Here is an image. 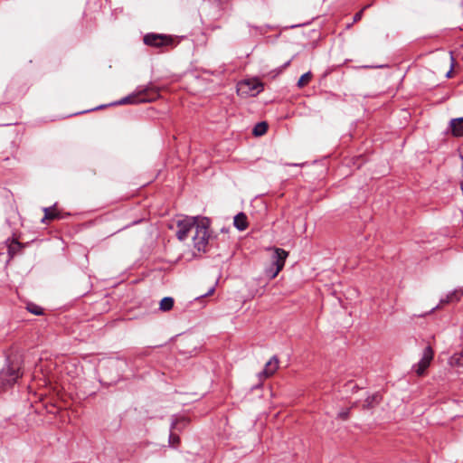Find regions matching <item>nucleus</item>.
Returning <instances> with one entry per match:
<instances>
[{
  "instance_id": "nucleus-1",
  "label": "nucleus",
  "mask_w": 463,
  "mask_h": 463,
  "mask_svg": "<svg viewBox=\"0 0 463 463\" xmlns=\"http://www.w3.org/2000/svg\"><path fill=\"white\" fill-rule=\"evenodd\" d=\"M23 375V354L18 350L12 351L6 355L5 364L0 370V392L13 388Z\"/></svg>"
},
{
  "instance_id": "nucleus-2",
  "label": "nucleus",
  "mask_w": 463,
  "mask_h": 463,
  "mask_svg": "<svg viewBox=\"0 0 463 463\" xmlns=\"http://www.w3.org/2000/svg\"><path fill=\"white\" fill-rule=\"evenodd\" d=\"M159 96V89L156 86H155L152 82H149L146 85L137 86L131 94L122 98L115 104L125 105L152 102L158 99Z\"/></svg>"
},
{
  "instance_id": "nucleus-3",
  "label": "nucleus",
  "mask_w": 463,
  "mask_h": 463,
  "mask_svg": "<svg viewBox=\"0 0 463 463\" xmlns=\"http://www.w3.org/2000/svg\"><path fill=\"white\" fill-rule=\"evenodd\" d=\"M210 221L206 217H199L194 226V234L193 235L194 247L198 251H205L209 241Z\"/></svg>"
},
{
  "instance_id": "nucleus-4",
  "label": "nucleus",
  "mask_w": 463,
  "mask_h": 463,
  "mask_svg": "<svg viewBox=\"0 0 463 463\" xmlns=\"http://www.w3.org/2000/svg\"><path fill=\"white\" fill-rule=\"evenodd\" d=\"M288 253L280 248H275L271 255L270 263L265 268L264 272L269 279H274L283 269Z\"/></svg>"
},
{
  "instance_id": "nucleus-5",
  "label": "nucleus",
  "mask_w": 463,
  "mask_h": 463,
  "mask_svg": "<svg viewBox=\"0 0 463 463\" xmlns=\"http://www.w3.org/2000/svg\"><path fill=\"white\" fill-rule=\"evenodd\" d=\"M199 217H185L177 221L176 237L179 241H184L188 238L189 232L194 230Z\"/></svg>"
},
{
  "instance_id": "nucleus-6",
  "label": "nucleus",
  "mask_w": 463,
  "mask_h": 463,
  "mask_svg": "<svg viewBox=\"0 0 463 463\" xmlns=\"http://www.w3.org/2000/svg\"><path fill=\"white\" fill-rule=\"evenodd\" d=\"M143 42L147 46L162 48L171 45L173 40L170 36L166 34L148 33L144 36Z\"/></svg>"
},
{
  "instance_id": "nucleus-7",
  "label": "nucleus",
  "mask_w": 463,
  "mask_h": 463,
  "mask_svg": "<svg viewBox=\"0 0 463 463\" xmlns=\"http://www.w3.org/2000/svg\"><path fill=\"white\" fill-rule=\"evenodd\" d=\"M434 356V352L431 346L428 345L424 348L422 357L413 365V370L417 375L421 376L424 374L426 369L430 366Z\"/></svg>"
},
{
  "instance_id": "nucleus-8",
  "label": "nucleus",
  "mask_w": 463,
  "mask_h": 463,
  "mask_svg": "<svg viewBox=\"0 0 463 463\" xmlns=\"http://www.w3.org/2000/svg\"><path fill=\"white\" fill-rule=\"evenodd\" d=\"M182 423L183 427H184L187 424V420L184 418L182 419H175L171 423V433L169 435V444L172 447H175L179 441V436L173 432L174 430L178 429V425Z\"/></svg>"
},
{
  "instance_id": "nucleus-9",
  "label": "nucleus",
  "mask_w": 463,
  "mask_h": 463,
  "mask_svg": "<svg viewBox=\"0 0 463 463\" xmlns=\"http://www.w3.org/2000/svg\"><path fill=\"white\" fill-rule=\"evenodd\" d=\"M449 126L451 134L454 137H459L463 136V117L452 118L449 121Z\"/></svg>"
},
{
  "instance_id": "nucleus-10",
  "label": "nucleus",
  "mask_w": 463,
  "mask_h": 463,
  "mask_svg": "<svg viewBox=\"0 0 463 463\" xmlns=\"http://www.w3.org/2000/svg\"><path fill=\"white\" fill-rule=\"evenodd\" d=\"M279 367V360L276 356L271 357L265 364V367L262 372L260 373V375H264L266 378L271 376Z\"/></svg>"
},
{
  "instance_id": "nucleus-11",
  "label": "nucleus",
  "mask_w": 463,
  "mask_h": 463,
  "mask_svg": "<svg viewBox=\"0 0 463 463\" xmlns=\"http://www.w3.org/2000/svg\"><path fill=\"white\" fill-rule=\"evenodd\" d=\"M463 296V289L462 288H456L452 292L449 293L444 298L440 299L439 304H449L450 302L454 301H459L461 297Z\"/></svg>"
},
{
  "instance_id": "nucleus-12",
  "label": "nucleus",
  "mask_w": 463,
  "mask_h": 463,
  "mask_svg": "<svg viewBox=\"0 0 463 463\" xmlns=\"http://www.w3.org/2000/svg\"><path fill=\"white\" fill-rule=\"evenodd\" d=\"M233 224L239 231H244L248 227L247 216L243 213L236 214Z\"/></svg>"
},
{
  "instance_id": "nucleus-13",
  "label": "nucleus",
  "mask_w": 463,
  "mask_h": 463,
  "mask_svg": "<svg viewBox=\"0 0 463 463\" xmlns=\"http://www.w3.org/2000/svg\"><path fill=\"white\" fill-rule=\"evenodd\" d=\"M268 130V124L264 121L257 123L253 129L252 134L256 137H260L264 135Z\"/></svg>"
},
{
  "instance_id": "nucleus-14",
  "label": "nucleus",
  "mask_w": 463,
  "mask_h": 463,
  "mask_svg": "<svg viewBox=\"0 0 463 463\" xmlns=\"http://www.w3.org/2000/svg\"><path fill=\"white\" fill-rule=\"evenodd\" d=\"M174 299L171 297H165L160 301V309L162 311H169L173 308Z\"/></svg>"
},
{
  "instance_id": "nucleus-15",
  "label": "nucleus",
  "mask_w": 463,
  "mask_h": 463,
  "mask_svg": "<svg viewBox=\"0 0 463 463\" xmlns=\"http://www.w3.org/2000/svg\"><path fill=\"white\" fill-rule=\"evenodd\" d=\"M44 217L43 218L42 222H44L46 219L48 220H54L59 217L56 210L52 207L44 208Z\"/></svg>"
},
{
  "instance_id": "nucleus-16",
  "label": "nucleus",
  "mask_w": 463,
  "mask_h": 463,
  "mask_svg": "<svg viewBox=\"0 0 463 463\" xmlns=\"http://www.w3.org/2000/svg\"><path fill=\"white\" fill-rule=\"evenodd\" d=\"M312 78V73L310 71H307L306 73H304L298 80V83H297V86L298 88H303L305 87L311 80Z\"/></svg>"
},
{
  "instance_id": "nucleus-17",
  "label": "nucleus",
  "mask_w": 463,
  "mask_h": 463,
  "mask_svg": "<svg viewBox=\"0 0 463 463\" xmlns=\"http://www.w3.org/2000/svg\"><path fill=\"white\" fill-rule=\"evenodd\" d=\"M243 85H247L249 86V89L251 90V91H254L255 94H258L259 92H260L262 90H263V86L261 83L260 82H250V81H245L243 83Z\"/></svg>"
},
{
  "instance_id": "nucleus-18",
  "label": "nucleus",
  "mask_w": 463,
  "mask_h": 463,
  "mask_svg": "<svg viewBox=\"0 0 463 463\" xmlns=\"http://www.w3.org/2000/svg\"><path fill=\"white\" fill-rule=\"evenodd\" d=\"M290 62H291V60H289V61H286L282 66H280V67H279V68L275 69L274 71H270V72L269 73V76L271 79H274V78H275V77H277L279 74H280V73L283 71V70H285L287 67H288V66H289V64H290Z\"/></svg>"
},
{
  "instance_id": "nucleus-19",
  "label": "nucleus",
  "mask_w": 463,
  "mask_h": 463,
  "mask_svg": "<svg viewBox=\"0 0 463 463\" xmlns=\"http://www.w3.org/2000/svg\"><path fill=\"white\" fill-rule=\"evenodd\" d=\"M27 309L29 312H31L33 315H42L43 314V308L35 304H29L27 306Z\"/></svg>"
},
{
  "instance_id": "nucleus-20",
  "label": "nucleus",
  "mask_w": 463,
  "mask_h": 463,
  "mask_svg": "<svg viewBox=\"0 0 463 463\" xmlns=\"http://www.w3.org/2000/svg\"><path fill=\"white\" fill-rule=\"evenodd\" d=\"M453 359L455 360V363L458 365V366H462L463 367V350L458 354H455V356L453 357Z\"/></svg>"
},
{
  "instance_id": "nucleus-21",
  "label": "nucleus",
  "mask_w": 463,
  "mask_h": 463,
  "mask_svg": "<svg viewBox=\"0 0 463 463\" xmlns=\"http://www.w3.org/2000/svg\"><path fill=\"white\" fill-rule=\"evenodd\" d=\"M450 60H451L450 70L446 74L447 78H450L451 77L452 70H453V67H454L455 60H454L452 52H450Z\"/></svg>"
},
{
  "instance_id": "nucleus-22",
  "label": "nucleus",
  "mask_w": 463,
  "mask_h": 463,
  "mask_svg": "<svg viewBox=\"0 0 463 463\" xmlns=\"http://www.w3.org/2000/svg\"><path fill=\"white\" fill-rule=\"evenodd\" d=\"M363 13H364V9L360 10L359 12H357V13L354 15V23H356V22H358L359 20H361V19H362Z\"/></svg>"
},
{
  "instance_id": "nucleus-23",
  "label": "nucleus",
  "mask_w": 463,
  "mask_h": 463,
  "mask_svg": "<svg viewBox=\"0 0 463 463\" xmlns=\"http://www.w3.org/2000/svg\"><path fill=\"white\" fill-rule=\"evenodd\" d=\"M349 416V411H343L338 413V417L342 420H346Z\"/></svg>"
},
{
  "instance_id": "nucleus-24",
  "label": "nucleus",
  "mask_w": 463,
  "mask_h": 463,
  "mask_svg": "<svg viewBox=\"0 0 463 463\" xmlns=\"http://www.w3.org/2000/svg\"><path fill=\"white\" fill-rule=\"evenodd\" d=\"M377 397H378L377 395H373L372 397H368V398L366 399V401H365L366 405H367L368 407L372 406V402H373V401H375V400L377 399Z\"/></svg>"
},
{
  "instance_id": "nucleus-25",
  "label": "nucleus",
  "mask_w": 463,
  "mask_h": 463,
  "mask_svg": "<svg viewBox=\"0 0 463 463\" xmlns=\"http://www.w3.org/2000/svg\"><path fill=\"white\" fill-rule=\"evenodd\" d=\"M214 291V288L212 287L205 294L202 295V297L212 295Z\"/></svg>"
},
{
  "instance_id": "nucleus-26",
  "label": "nucleus",
  "mask_w": 463,
  "mask_h": 463,
  "mask_svg": "<svg viewBox=\"0 0 463 463\" xmlns=\"http://www.w3.org/2000/svg\"><path fill=\"white\" fill-rule=\"evenodd\" d=\"M438 307H439V306H437V307H432V309H431V311H430V312L434 311V310H435V309H437Z\"/></svg>"
},
{
  "instance_id": "nucleus-27",
  "label": "nucleus",
  "mask_w": 463,
  "mask_h": 463,
  "mask_svg": "<svg viewBox=\"0 0 463 463\" xmlns=\"http://www.w3.org/2000/svg\"><path fill=\"white\" fill-rule=\"evenodd\" d=\"M218 1L221 3H224V2H227L228 0H218Z\"/></svg>"
},
{
  "instance_id": "nucleus-28",
  "label": "nucleus",
  "mask_w": 463,
  "mask_h": 463,
  "mask_svg": "<svg viewBox=\"0 0 463 463\" xmlns=\"http://www.w3.org/2000/svg\"><path fill=\"white\" fill-rule=\"evenodd\" d=\"M460 186H461V190H462V193H463V181L461 182Z\"/></svg>"
}]
</instances>
